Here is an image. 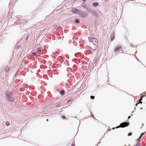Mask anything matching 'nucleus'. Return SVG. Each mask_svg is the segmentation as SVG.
Returning a JSON list of instances; mask_svg holds the SVG:
<instances>
[{
  "label": "nucleus",
  "mask_w": 146,
  "mask_h": 146,
  "mask_svg": "<svg viewBox=\"0 0 146 146\" xmlns=\"http://www.w3.org/2000/svg\"><path fill=\"white\" fill-rule=\"evenodd\" d=\"M79 14L80 16L82 17H84L88 15V14L86 12H82V11L79 12Z\"/></svg>",
  "instance_id": "obj_3"
},
{
  "label": "nucleus",
  "mask_w": 146,
  "mask_h": 146,
  "mask_svg": "<svg viewBox=\"0 0 146 146\" xmlns=\"http://www.w3.org/2000/svg\"><path fill=\"white\" fill-rule=\"evenodd\" d=\"M93 5L94 6H97L98 5V3H97L95 2L93 3Z\"/></svg>",
  "instance_id": "obj_10"
},
{
  "label": "nucleus",
  "mask_w": 146,
  "mask_h": 146,
  "mask_svg": "<svg viewBox=\"0 0 146 146\" xmlns=\"http://www.w3.org/2000/svg\"><path fill=\"white\" fill-rule=\"evenodd\" d=\"M132 135V133H129V134H128V136H131Z\"/></svg>",
  "instance_id": "obj_16"
},
{
  "label": "nucleus",
  "mask_w": 146,
  "mask_h": 146,
  "mask_svg": "<svg viewBox=\"0 0 146 146\" xmlns=\"http://www.w3.org/2000/svg\"><path fill=\"white\" fill-rule=\"evenodd\" d=\"M65 92L64 90H62L60 92V94L61 95H63L64 94Z\"/></svg>",
  "instance_id": "obj_12"
},
{
  "label": "nucleus",
  "mask_w": 146,
  "mask_h": 146,
  "mask_svg": "<svg viewBox=\"0 0 146 146\" xmlns=\"http://www.w3.org/2000/svg\"><path fill=\"white\" fill-rule=\"evenodd\" d=\"M114 38V34H112L111 35V41L113 40Z\"/></svg>",
  "instance_id": "obj_8"
},
{
  "label": "nucleus",
  "mask_w": 146,
  "mask_h": 146,
  "mask_svg": "<svg viewBox=\"0 0 146 146\" xmlns=\"http://www.w3.org/2000/svg\"><path fill=\"white\" fill-rule=\"evenodd\" d=\"M18 71H17L16 73L15 74V76H17L18 74Z\"/></svg>",
  "instance_id": "obj_17"
},
{
  "label": "nucleus",
  "mask_w": 146,
  "mask_h": 146,
  "mask_svg": "<svg viewBox=\"0 0 146 146\" xmlns=\"http://www.w3.org/2000/svg\"><path fill=\"white\" fill-rule=\"evenodd\" d=\"M129 122H123L121 123L119 125L115 127V128H117L119 127L123 128L126 127L128 126L129 125Z\"/></svg>",
  "instance_id": "obj_2"
},
{
  "label": "nucleus",
  "mask_w": 146,
  "mask_h": 146,
  "mask_svg": "<svg viewBox=\"0 0 146 146\" xmlns=\"http://www.w3.org/2000/svg\"><path fill=\"white\" fill-rule=\"evenodd\" d=\"M5 124L7 126H9L10 125V123L9 121H6L5 122Z\"/></svg>",
  "instance_id": "obj_11"
},
{
  "label": "nucleus",
  "mask_w": 146,
  "mask_h": 146,
  "mask_svg": "<svg viewBox=\"0 0 146 146\" xmlns=\"http://www.w3.org/2000/svg\"><path fill=\"white\" fill-rule=\"evenodd\" d=\"M79 11L77 9L75 8L72 9L71 10V12L74 13H78Z\"/></svg>",
  "instance_id": "obj_5"
},
{
  "label": "nucleus",
  "mask_w": 146,
  "mask_h": 146,
  "mask_svg": "<svg viewBox=\"0 0 146 146\" xmlns=\"http://www.w3.org/2000/svg\"><path fill=\"white\" fill-rule=\"evenodd\" d=\"M112 129H115V128H114V127H113V128H112Z\"/></svg>",
  "instance_id": "obj_21"
},
{
  "label": "nucleus",
  "mask_w": 146,
  "mask_h": 146,
  "mask_svg": "<svg viewBox=\"0 0 146 146\" xmlns=\"http://www.w3.org/2000/svg\"><path fill=\"white\" fill-rule=\"evenodd\" d=\"M83 0L84 1H84H85V0Z\"/></svg>",
  "instance_id": "obj_24"
},
{
  "label": "nucleus",
  "mask_w": 146,
  "mask_h": 146,
  "mask_svg": "<svg viewBox=\"0 0 146 146\" xmlns=\"http://www.w3.org/2000/svg\"><path fill=\"white\" fill-rule=\"evenodd\" d=\"M48 121V119H46V121Z\"/></svg>",
  "instance_id": "obj_23"
},
{
  "label": "nucleus",
  "mask_w": 146,
  "mask_h": 146,
  "mask_svg": "<svg viewBox=\"0 0 146 146\" xmlns=\"http://www.w3.org/2000/svg\"><path fill=\"white\" fill-rule=\"evenodd\" d=\"M142 102L140 101V100L138 102V103H136V104L135 105L136 106H137V104H139V103H141V104H142Z\"/></svg>",
  "instance_id": "obj_14"
},
{
  "label": "nucleus",
  "mask_w": 146,
  "mask_h": 146,
  "mask_svg": "<svg viewBox=\"0 0 146 146\" xmlns=\"http://www.w3.org/2000/svg\"><path fill=\"white\" fill-rule=\"evenodd\" d=\"M32 53L33 54L34 56H36V52L35 50H33L32 51Z\"/></svg>",
  "instance_id": "obj_9"
},
{
  "label": "nucleus",
  "mask_w": 146,
  "mask_h": 146,
  "mask_svg": "<svg viewBox=\"0 0 146 146\" xmlns=\"http://www.w3.org/2000/svg\"><path fill=\"white\" fill-rule=\"evenodd\" d=\"M131 117V116H129L128 118V119H129V118Z\"/></svg>",
  "instance_id": "obj_19"
},
{
  "label": "nucleus",
  "mask_w": 146,
  "mask_h": 146,
  "mask_svg": "<svg viewBox=\"0 0 146 146\" xmlns=\"http://www.w3.org/2000/svg\"><path fill=\"white\" fill-rule=\"evenodd\" d=\"M135 146H139V145H136Z\"/></svg>",
  "instance_id": "obj_22"
},
{
  "label": "nucleus",
  "mask_w": 146,
  "mask_h": 146,
  "mask_svg": "<svg viewBox=\"0 0 146 146\" xmlns=\"http://www.w3.org/2000/svg\"><path fill=\"white\" fill-rule=\"evenodd\" d=\"M94 96H90V98L92 99H94Z\"/></svg>",
  "instance_id": "obj_15"
},
{
  "label": "nucleus",
  "mask_w": 146,
  "mask_h": 146,
  "mask_svg": "<svg viewBox=\"0 0 146 146\" xmlns=\"http://www.w3.org/2000/svg\"><path fill=\"white\" fill-rule=\"evenodd\" d=\"M62 117L64 119H65L66 118V117L64 116H62Z\"/></svg>",
  "instance_id": "obj_18"
},
{
  "label": "nucleus",
  "mask_w": 146,
  "mask_h": 146,
  "mask_svg": "<svg viewBox=\"0 0 146 146\" xmlns=\"http://www.w3.org/2000/svg\"><path fill=\"white\" fill-rule=\"evenodd\" d=\"M10 69V67L8 66H7L5 67V70L6 72H8Z\"/></svg>",
  "instance_id": "obj_6"
},
{
  "label": "nucleus",
  "mask_w": 146,
  "mask_h": 146,
  "mask_svg": "<svg viewBox=\"0 0 146 146\" xmlns=\"http://www.w3.org/2000/svg\"><path fill=\"white\" fill-rule=\"evenodd\" d=\"M92 42L94 44L95 46H97L98 44V40L97 39L95 38H92Z\"/></svg>",
  "instance_id": "obj_4"
},
{
  "label": "nucleus",
  "mask_w": 146,
  "mask_h": 146,
  "mask_svg": "<svg viewBox=\"0 0 146 146\" xmlns=\"http://www.w3.org/2000/svg\"><path fill=\"white\" fill-rule=\"evenodd\" d=\"M121 48V46H118L116 47L115 48L114 51L116 52H117Z\"/></svg>",
  "instance_id": "obj_7"
},
{
  "label": "nucleus",
  "mask_w": 146,
  "mask_h": 146,
  "mask_svg": "<svg viewBox=\"0 0 146 146\" xmlns=\"http://www.w3.org/2000/svg\"><path fill=\"white\" fill-rule=\"evenodd\" d=\"M6 98L9 101L12 102L13 100V97L12 95V93L11 92H6Z\"/></svg>",
  "instance_id": "obj_1"
},
{
  "label": "nucleus",
  "mask_w": 146,
  "mask_h": 146,
  "mask_svg": "<svg viewBox=\"0 0 146 146\" xmlns=\"http://www.w3.org/2000/svg\"><path fill=\"white\" fill-rule=\"evenodd\" d=\"M79 21H79V19H76L75 21V22L77 23H79Z\"/></svg>",
  "instance_id": "obj_13"
},
{
  "label": "nucleus",
  "mask_w": 146,
  "mask_h": 146,
  "mask_svg": "<svg viewBox=\"0 0 146 146\" xmlns=\"http://www.w3.org/2000/svg\"><path fill=\"white\" fill-rule=\"evenodd\" d=\"M72 146H74V144H72Z\"/></svg>",
  "instance_id": "obj_20"
}]
</instances>
